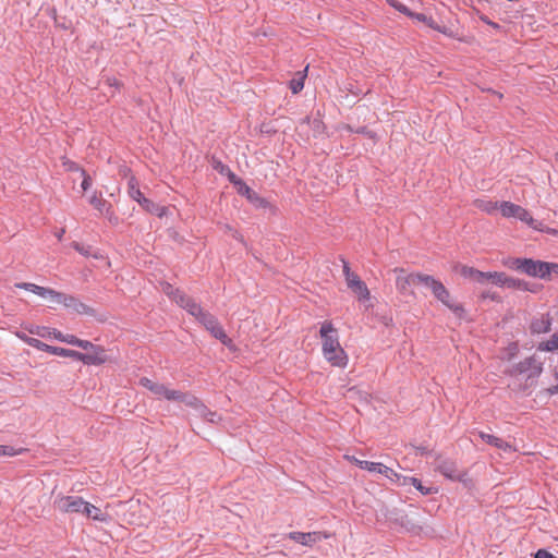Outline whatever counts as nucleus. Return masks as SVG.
<instances>
[{"label": "nucleus", "mask_w": 558, "mask_h": 558, "mask_svg": "<svg viewBox=\"0 0 558 558\" xmlns=\"http://www.w3.org/2000/svg\"><path fill=\"white\" fill-rule=\"evenodd\" d=\"M183 308H185L191 315L195 316L198 320L206 314V312H204L203 308L192 299L187 301Z\"/></svg>", "instance_id": "393cba45"}, {"label": "nucleus", "mask_w": 558, "mask_h": 558, "mask_svg": "<svg viewBox=\"0 0 558 558\" xmlns=\"http://www.w3.org/2000/svg\"><path fill=\"white\" fill-rule=\"evenodd\" d=\"M534 558H556V557L553 554H550L549 551H547L546 549H538L535 553Z\"/></svg>", "instance_id": "4c0bfd02"}, {"label": "nucleus", "mask_w": 558, "mask_h": 558, "mask_svg": "<svg viewBox=\"0 0 558 558\" xmlns=\"http://www.w3.org/2000/svg\"><path fill=\"white\" fill-rule=\"evenodd\" d=\"M476 208L480 210L493 215L495 211L499 210L500 202L485 201V199H476L474 202Z\"/></svg>", "instance_id": "4be33fe9"}, {"label": "nucleus", "mask_w": 558, "mask_h": 558, "mask_svg": "<svg viewBox=\"0 0 558 558\" xmlns=\"http://www.w3.org/2000/svg\"><path fill=\"white\" fill-rule=\"evenodd\" d=\"M199 322L216 339L220 340L226 347H233L232 340L227 336L221 325L213 315L206 313L203 315Z\"/></svg>", "instance_id": "9b49d317"}, {"label": "nucleus", "mask_w": 558, "mask_h": 558, "mask_svg": "<svg viewBox=\"0 0 558 558\" xmlns=\"http://www.w3.org/2000/svg\"><path fill=\"white\" fill-rule=\"evenodd\" d=\"M163 291L171 298H173V294L175 292V290L168 283L165 286Z\"/></svg>", "instance_id": "c03bdc74"}, {"label": "nucleus", "mask_w": 558, "mask_h": 558, "mask_svg": "<svg viewBox=\"0 0 558 558\" xmlns=\"http://www.w3.org/2000/svg\"><path fill=\"white\" fill-rule=\"evenodd\" d=\"M154 215L158 216L159 218L168 215V208L165 206L156 205L155 210L153 213Z\"/></svg>", "instance_id": "e433bc0d"}, {"label": "nucleus", "mask_w": 558, "mask_h": 558, "mask_svg": "<svg viewBox=\"0 0 558 558\" xmlns=\"http://www.w3.org/2000/svg\"><path fill=\"white\" fill-rule=\"evenodd\" d=\"M526 258H511L504 262V265L515 270L523 272L524 263Z\"/></svg>", "instance_id": "cd10ccee"}, {"label": "nucleus", "mask_w": 558, "mask_h": 558, "mask_svg": "<svg viewBox=\"0 0 558 558\" xmlns=\"http://www.w3.org/2000/svg\"><path fill=\"white\" fill-rule=\"evenodd\" d=\"M481 20H482L484 23H486L487 25H489V26H492L493 28H495V29H499V28H500L499 24H497V23H494V22L489 21L486 16H481Z\"/></svg>", "instance_id": "37998d69"}, {"label": "nucleus", "mask_w": 558, "mask_h": 558, "mask_svg": "<svg viewBox=\"0 0 558 558\" xmlns=\"http://www.w3.org/2000/svg\"><path fill=\"white\" fill-rule=\"evenodd\" d=\"M368 472L378 473L388 478L391 483H399L401 481V474L397 473L391 468L380 463L372 462Z\"/></svg>", "instance_id": "f3484780"}, {"label": "nucleus", "mask_w": 558, "mask_h": 558, "mask_svg": "<svg viewBox=\"0 0 558 558\" xmlns=\"http://www.w3.org/2000/svg\"><path fill=\"white\" fill-rule=\"evenodd\" d=\"M227 231H231L232 236H233L234 239H236L238 241H240V242H244L243 236H242V235H241L236 230H233V229H231L229 226H227Z\"/></svg>", "instance_id": "79ce46f5"}, {"label": "nucleus", "mask_w": 558, "mask_h": 558, "mask_svg": "<svg viewBox=\"0 0 558 558\" xmlns=\"http://www.w3.org/2000/svg\"><path fill=\"white\" fill-rule=\"evenodd\" d=\"M371 463H372V461H365V460L357 459V461L355 462V465L367 471V470H369Z\"/></svg>", "instance_id": "ea45409f"}, {"label": "nucleus", "mask_w": 558, "mask_h": 558, "mask_svg": "<svg viewBox=\"0 0 558 558\" xmlns=\"http://www.w3.org/2000/svg\"><path fill=\"white\" fill-rule=\"evenodd\" d=\"M128 194L129 196L136 201L137 203L140 202V199L143 198V194L140 190V184L137 182V180L135 179V177H131L129 179V182H128Z\"/></svg>", "instance_id": "5701e85b"}, {"label": "nucleus", "mask_w": 558, "mask_h": 558, "mask_svg": "<svg viewBox=\"0 0 558 558\" xmlns=\"http://www.w3.org/2000/svg\"><path fill=\"white\" fill-rule=\"evenodd\" d=\"M482 298H484V299H485V298H492V299H494V296H493V295H489V293H483V294H482Z\"/></svg>", "instance_id": "8fccbe9b"}, {"label": "nucleus", "mask_w": 558, "mask_h": 558, "mask_svg": "<svg viewBox=\"0 0 558 558\" xmlns=\"http://www.w3.org/2000/svg\"><path fill=\"white\" fill-rule=\"evenodd\" d=\"M343 274L348 288L357 296L360 301L369 300L371 293L364 281L361 280L359 275L351 271L349 265H343Z\"/></svg>", "instance_id": "6e6552de"}, {"label": "nucleus", "mask_w": 558, "mask_h": 558, "mask_svg": "<svg viewBox=\"0 0 558 558\" xmlns=\"http://www.w3.org/2000/svg\"><path fill=\"white\" fill-rule=\"evenodd\" d=\"M15 287L19 289L29 291L45 300L50 301L53 304H60L61 300L63 298V294H64V293L56 291L51 288L37 286V284L31 283V282H19V283H15Z\"/></svg>", "instance_id": "1a4fd4ad"}, {"label": "nucleus", "mask_w": 558, "mask_h": 558, "mask_svg": "<svg viewBox=\"0 0 558 558\" xmlns=\"http://www.w3.org/2000/svg\"><path fill=\"white\" fill-rule=\"evenodd\" d=\"M82 514L98 522H108L110 519V515L106 511H102L100 508L88 501H85Z\"/></svg>", "instance_id": "a211bd4d"}, {"label": "nucleus", "mask_w": 558, "mask_h": 558, "mask_svg": "<svg viewBox=\"0 0 558 558\" xmlns=\"http://www.w3.org/2000/svg\"><path fill=\"white\" fill-rule=\"evenodd\" d=\"M23 449H15L12 446L0 445V456L14 457L20 454Z\"/></svg>", "instance_id": "c85d7f7f"}, {"label": "nucleus", "mask_w": 558, "mask_h": 558, "mask_svg": "<svg viewBox=\"0 0 558 558\" xmlns=\"http://www.w3.org/2000/svg\"><path fill=\"white\" fill-rule=\"evenodd\" d=\"M307 69L306 66L303 71H299L294 74L293 78L289 83V87L293 94L300 93L304 87V82L307 75Z\"/></svg>", "instance_id": "412c9836"}, {"label": "nucleus", "mask_w": 558, "mask_h": 558, "mask_svg": "<svg viewBox=\"0 0 558 558\" xmlns=\"http://www.w3.org/2000/svg\"><path fill=\"white\" fill-rule=\"evenodd\" d=\"M343 458H344L347 461H349V462H351V463H354V464H355V462L357 461V458H355L354 456H350V454H344V456H343Z\"/></svg>", "instance_id": "de8ad7c7"}, {"label": "nucleus", "mask_w": 558, "mask_h": 558, "mask_svg": "<svg viewBox=\"0 0 558 558\" xmlns=\"http://www.w3.org/2000/svg\"><path fill=\"white\" fill-rule=\"evenodd\" d=\"M240 184H241V186H240V189H239V192H240V193H242V194H248V193L251 192V189H250L246 184H244V183H242V182H241Z\"/></svg>", "instance_id": "49530a36"}, {"label": "nucleus", "mask_w": 558, "mask_h": 558, "mask_svg": "<svg viewBox=\"0 0 558 558\" xmlns=\"http://www.w3.org/2000/svg\"><path fill=\"white\" fill-rule=\"evenodd\" d=\"M288 537L303 546H313L314 544H316L323 539L329 538L330 534H328L327 532H320V531L308 532V533L290 532L288 534Z\"/></svg>", "instance_id": "ddd939ff"}, {"label": "nucleus", "mask_w": 558, "mask_h": 558, "mask_svg": "<svg viewBox=\"0 0 558 558\" xmlns=\"http://www.w3.org/2000/svg\"><path fill=\"white\" fill-rule=\"evenodd\" d=\"M481 270L476 269V268H473V267H469V266H461L460 267V275L465 278V279H469L473 282H475L476 280V277H478V272Z\"/></svg>", "instance_id": "bb28decb"}, {"label": "nucleus", "mask_w": 558, "mask_h": 558, "mask_svg": "<svg viewBox=\"0 0 558 558\" xmlns=\"http://www.w3.org/2000/svg\"><path fill=\"white\" fill-rule=\"evenodd\" d=\"M60 304L66 308L73 310L77 314L92 315L94 313L92 307L70 294L64 293Z\"/></svg>", "instance_id": "dca6fc26"}, {"label": "nucleus", "mask_w": 558, "mask_h": 558, "mask_svg": "<svg viewBox=\"0 0 558 558\" xmlns=\"http://www.w3.org/2000/svg\"><path fill=\"white\" fill-rule=\"evenodd\" d=\"M172 300L181 307H184L187 301L190 300L184 293L179 290H175Z\"/></svg>", "instance_id": "2f4dec72"}, {"label": "nucleus", "mask_w": 558, "mask_h": 558, "mask_svg": "<svg viewBox=\"0 0 558 558\" xmlns=\"http://www.w3.org/2000/svg\"><path fill=\"white\" fill-rule=\"evenodd\" d=\"M475 283H478L482 286L489 283L488 278H487V272L480 271L478 277H476Z\"/></svg>", "instance_id": "58836bf2"}, {"label": "nucleus", "mask_w": 558, "mask_h": 558, "mask_svg": "<svg viewBox=\"0 0 558 558\" xmlns=\"http://www.w3.org/2000/svg\"><path fill=\"white\" fill-rule=\"evenodd\" d=\"M478 436L482 440H484L486 444L490 445V446H494L500 450H504V451H515V449L509 444L507 442L506 440L495 436V435H490V434H487V433H484V432H480L478 433Z\"/></svg>", "instance_id": "6ab92c4d"}, {"label": "nucleus", "mask_w": 558, "mask_h": 558, "mask_svg": "<svg viewBox=\"0 0 558 558\" xmlns=\"http://www.w3.org/2000/svg\"><path fill=\"white\" fill-rule=\"evenodd\" d=\"M498 207L502 217L517 218L533 229L539 230V226L524 207L507 201L500 202V206Z\"/></svg>", "instance_id": "39448f33"}, {"label": "nucleus", "mask_w": 558, "mask_h": 558, "mask_svg": "<svg viewBox=\"0 0 558 558\" xmlns=\"http://www.w3.org/2000/svg\"><path fill=\"white\" fill-rule=\"evenodd\" d=\"M27 330L32 335H36V336H39L41 338H48L49 327H45V326H31V327L27 328Z\"/></svg>", "instance_id": "7c9ffc66"}, {"label": "nucleus", "mask_w": 558, "mask_h": 558, "mask_svg": "<svg viewBox=\"0 0 558 558\" xmlns=\"http://www.w3.org/2000/svg\"><path fill=\"white\" fill-rule=\"evenodd\" d=\"M557 349H558V332H555L554 335H551V337L548 340L542 341L537 347V350L546 351V352H551Z\"/></svg>", "instance_id": "b1692460"}, {"label": "nucleus", "mask_w": 558, "mask_h": 558, "mask_svg": "<svg viewBox=\"0 0 558 558\" xmlns=\"http://www.w3.org/2000/svg\"><path fill=\"white\" fill-rule=\"evenodd\" d=\"M548 232L551 233V234H557V231L554 230V229H549Z\"/></svg>", "instance_id": "864d4df0"}, {"label": "nucleus", "mask_w": 558, "mask_h": 558, "mask_svg": "<svg viewBox=\"0 0 558 558\" xmlns=\"http://www.w3.org/2000/svg\"><path fill=\"white\" fill-rule=\"evenodd\" d=\"M48 338H53V339L59 340L61 342H64V343L71 344V345H75V347H78V348H93V342H90L88 340L80 339V338H77L74 335H70V333L65 335V333H63L60 330L54 329V328H49V330H48Z\"/></svg>", "instance_id": "2eb2a0df"}, {"label": "nucleus", "mask_w": 558, "mask_h": 558, "mask_svg": "<svg viewBox=\"0 0 558 558\" xmlns=\"http://www.w3.org/2000/svg\"><path fill=\"white\" fill-rule=\"evenodd\" d=\"M411 19H414L418 22H422L424 23L426 26H428L429 28L434 29V31H437L448 37H451V38H456L458 40H461L463 41L464 39L462 37H459L453 31H451L449 27L447 26H441L440 24H438L432 16H428L424 13H414L413 16H410Z\"/></svg>", "instance_id": "4468645a"}, {"label": "nucleus", "mask_w": 558, "mask_h": 558, "mask_svg": "<svg viewBox=\"0 0 558 558\" xmlns=\"http://www.w3.org/2000/svg\"><path fill=\"white\" fill-rule=\"evenodd\" d=\"M89 204L94 206L97 210L100 213H104V209L107 205L106 199L102 198L100 193H93V195L89 197Z\"/></svg>", "instance_id": "a878e982"}, {"label": "nucleus", "mask_w": 558, "mask_h": 558, "mask_svg": "<svg viewBox=\"0 0 558 558\" xmlns=\"http://www.w3.org/2000/svg\"><path fill=\"white\" fill-rule=\"evenodd\" d=\"M371 463H372V461H365V460L357 459V461L355 462V465L367 471V470H369Z\"/></svg>", "instance_id": "a19ab883"}, {"label": "nucleus", "mask_w": 558, "mask_h": 558, "mask_svg": "<svg viewBox=\"0 0 558 558\" xmlns=\"http://www.w3.org/2000/svg\"><path fill=\"white\" fill-rule=\"evenodd\" d=\"M138 204L148 213L153 214L157 204L143 196Z\"/></svg>", "instance_id": "473e14b6"}, {"label": "nucleus", "mask_w": 558, "mask_h": 558, "mask_svg": "<svg viewBox=\"0 0 558 558\" xmlns=\"http://www.w3.org/2000/svg\"><path fill=\"white\" fill-rule=\"evenodd\" d=\"M81 174L83 177V181L81 184L82 190L87 191L92 186V178L89 174L86 173L85 170H81Z\"/></svg>", "instance_id": "f704fd0d"}, {"label": "nucleus", "mask_w": 558, "mask_h": 558, "mask_svg": "<svg viewBox=\"0 0 558 558\" xmlns=\"http://www.w3.org/2000/svg\"><path fill=\"white\" fill-rule=\"evenodd\" d=\"M435 470L450 481L464 483L468 480V472L460 471L457 462L448 458H442L440 456L437 457L435 461Z\"/></svg>", "instance_id": "0eeeda50"}, {"label": "nucleus", "mask_w": 558, "mask_h": 558, "mask_svg": "<svg viewBox=\"0 0 558 558\" xmlns=\"http://www.w3.org/2000/svg\"><path fill=\"white\" fill-rule=\"evenodd\" d=\"M15 336L29 347H33L37 350L47 352L52 355L70 357L75 361H80L84 365L99 366L111 362L110 356L107 354V350L104 347L94 343L93 348H83L84 350H86V352L82 353L75 350L47 344L40 341L39 339L29 337L21 331H16Z\"/></svg>", "instance_id": "f03ea898"}, {"label": "nucleus", "mask_w": 558, "mask_h": 558, "mask_svg": "<svg viewBox=\"0 0 558 558\" xmlns=\"http://www.w3.org/2000/svg\"><path fill=\"white\" fill-rule=\"evenodd\" d=\"M140 385L149 390L157 399L178 401L192 408L203 407L201 400L194 395L172 389L163 384L156 383L147 377H142L140 379Z\"/></svg>", "instance_id": "20e7f679"}, {"label": "nucleus", "mask_w": 558, "mask_h": 558, "mask_svg": "<svg viewBox=\"0 0 558 558\" xmlns=\"http://www.w3.org/2000/svg\"><path fill=\"white\" fill-rule=\"evenodd\" d=\"M556 541H557V546H558V538Z\"/></svg>", "instance_id": "5fc2aeb1"}, {"label": "nucleus", "mask_w": 558, "mask_h": 558, "mask_svg": "<svg viewBox=\"0 0 558 558\" xmlns=\"http://www.w3.org/2000/svg\"><path fill=\"white\" fill-rule=\"evenodd\" d=\"M533 332H537V333H541V332H546L549 330V323L548 322H542L541 324L538 323H533L532 326H531Z\"/></svg>", "instance_id": "72a5a7b5"}, {"label": "nucleus", "mask_w": 558, "mask_h": 558, "mask_svg": "<svg viewBox=\"0 0 558 558\" xmlns=\"http://www.w3.org/2000/svg\"><path fill=\"white\" fill-rule=\"evenodd\" d=\"M65 166H68V170H72V171H81L82 169L75 163V162H69V163H64Z\"/></svg>", "instance_id": "a18cd8bd"}, {"label": "nucleus", "mask_w": 558, "mask_h": 558, "mask_svg": "<svg viewBox=\"0 0 558 558\" xmlns=\"http://www.w3.org/2000/svg\"><path fill=\"white\" fill-rule=\"evenodd\" d=\"M488 282L495 284L497 287H507L520 290H526V284L518 279L511 278L507 276L505 272L499 271H488L487 272Z\"/></svg>", "instance_id": "f8f14e48"}, {"label": "nucleus", "mask_w": 558, "mask_h": 558, "mask_svg": "<svg viewBox=\"0 0 558 558\" xmlns=\"http://www.w3.org/2000/svg\"><path fill=\"white\" fill-rule=\"evenodd\" d=\"M72 247L78 252L80 254L84 255V256H89L90 253H89V248L88 247H85L83 245H81L78 242H73L72 243Z\"/></svg>", "instance_id": "c9c22d12"}, {"label": "nucleus", "mask_w": 558, "mask_h": 558, "mask_svg": "<svg viewBox=\"0 0 558 558\" xmlns=\"http://www.w3.org/2000/svg\"><path fill=\"white\" fill-rule=\"evenodd\" d=\"M398 484L402 485V486L411 484L418 492H421L422 495H429V494L436 493V489L423 486L421 481L418 478H416V477H409V476L401 475V481Z\"/></svg>", "instance_id": "aec40b11"}, {"label": "nucleus", "mask_w": 558, "mask_h": 558, "mask_svg": "<svg viewBox=\"0 0 558 558\" xmlns=\"http://www.w3.org/2000/svg\"><path fill=\"white\" fill-rule=\"evenodd\" d=\"M318 335L324 359L332 367L345 368L349 364V355L340 343L339 331L332 322L324 320Z\"/></svg>", "instance_id": "7ed1b4c3"}, {"label": "nucleus", "mask_w": 558, "mask_h": 558, "mask_svg": "<svg viewBox=\"0 0 558 558\" xmlns=\"http://www.w3.org/2000/svg\"><path fill=\"white\" fill-rule=\"evenodd\" d=\"M558 271V264L545 263L541 260L525 259L523 272L529 276L546 278L551 271Z\"/></svg>", "instance_id": "9d476101"}, {"label": "nucleus", "mask_w": 558, "mask_h": 558, "mask_svg": "<svg viewBox=\"0 0 558 558\" xmlns=\"http://www.w3.org/2000/svg\"><path fill=\"white\" fill-rule=\"evenodd\" d=\"M85 500L80 496L59 494L53 500V507L63 514L81 513Z\"/></svg>", "instance_id": "423d86ee"}, {"label": "nucleus", "mask_w": 558, "mask_h": 558, "mask_svg": "<svg viewBox=\"0 0 558 558\" xmlns=\"http://www.w3.org/2000/svg\"><path fill=\"white\" fill-rule=\"evenodd\" d=\"M64 233V230H62L60 233H58V239L61 240L62 239V235Z\"/></svg>", "instance_id": "3c124183"}, {"label": "nucleus", "mask_w": 558, "mask_h": 558, "mask_svg": "<svg viewBox=\"0 0 558 558\" xmlns=\"http://www.w3.org/2000/svg\"><path fill=\"white\" fill-rule=\"evenodd\" d=\"M393 271L397 274L396 288L399 292L407 293L409 287L424 284L429 288L434 296L448 307L457 317L462 318L464 316L465 311L463 305L454 300L448 289L439 280L429 275L420 272L405 274L402 268H396Z\"/></svg>", "instance_id": "f257e3e1"}, {"label": "nucleus", "mask_w": 558, "mask_h": 558, "mask_svg": "<svg viewBox=\"0 0 558 558\" xmlns=\"http://www.w3.org/2000/svg\"><path fill=\"white\" fill-rule=\"evenodd\" d=\"M555 163L558 167V153L555 155Z\"/></svg>", "instance_id": "603ef678"}, {"label": "nucleus", "mask_w": 558, "mask_h": 558, "mask_svg": "<svg viewBox=\"0 0 558 558\" xmlns=\"http://www.w3.org/2000/svg\"><path fill=\"white\" fill-rule=\"evenodd\" d=\"M209 415H210V417H208V420H209L210 422H214V421H215L216 413L209 412Z\"/></svg>", "instance_id": "09e8293b"}, {"label": "nucleus", "mask_w": 558, "mask_h": 558, "mask_svg": "<svg viewBox=\"0 0 558 558\" xmlns=\"http://www.w3.org/2000/svg\"><path fill=\"white\" fill-rule=\"evenodd\" d=\"M388 3L391 7H393L396 10H398L399 12L405 14L409 17L414 15V12L409 10L408 7H405L404 4L398 2L397 0H388Z\"/></svg>", "instance_id": "c756f323"}]
</instances>
